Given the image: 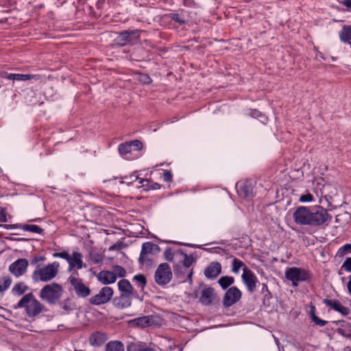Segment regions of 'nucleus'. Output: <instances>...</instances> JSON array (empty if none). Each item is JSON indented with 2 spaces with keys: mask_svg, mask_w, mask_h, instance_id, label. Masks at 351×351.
Wrapping results in <instances>:
<instances>
[{
  "mask_svg": "<svg viewBox=\"0 0 351 351\" xmlns=\"http://www.w3.org/2000/svg\"><path fill=\"white\" fill-rule=\"evenodd\" d=\"M293 217L297 224L313 227L319 226L332 218L326 209L303 206L295 209Z\"/></svg>",
  "mask_w": 351,
  "mask_h": 351,
  "instance_id": "nucleus-1",
  "label": "nucleus"
},
{
  "mask_svg": "<svg viewBox=\"0 0 351 351\" xmlns=\"http://www.w3.org/2000/svg\"><path fill=\"white\" fill-rule=\"evenodd\" d=\"M14 308H24L29 317H37L40 313L45 311V306L36 298L32 293L23 295Z\"/></svg>",
  "mask_w": 351,
  "mask_h": 351,
  "instance_id": "nucleus-2",
  "label": "nucleus"
},
{
  "mask_svg": "<svg viewBox=\"0 0 351 351\" xmlns=\"http://www.w3.org/2000/svg\"><path fill=\"white\" fill-rule=\"evenodd\" d=\"M59 268L60 263L58 261H54L47 265L38 264L32 274V278L35 282L51 281L58 275Z\"/></svg>",
  "mask_w": 351,
  "mask_h": 351,
  "instance_id": "nucleus-3",
  "label": "nucleus"
},
{
  "mask_svg": "<svg viewBox=\"0 0 351 351\" xmlns=\"http://www.w3.org/2000/svg\"><path fill=\"white\" fill-rule=\"evenodd\" d=\"M63 293L62 287L56 282L45 285L39 292L40 298L49 304L58 303Z\"/></svg>",
  "mask_w": 351,
  "mask_h": 351,
  "instance_id": "nucleus-4",
  "label": "nucleus"
},
{
  "mask_svg": "<svg viewBox=\"0 0 351 351\" xmlns=\"http://www.w3.org/2000/svg\"><path fill=\"white\" fill-rule=\"evenodd\" d=\"M285 276L287 280L291 282L293 287H296L300 282L308 281L311 278L309 270L301 267H288Z\"/></svg>",
  "mask_w": 351,
  "mask_h": 351,
  "instance_id": "nucleus-5",
  "label": "nucleus"
},
{
  "mask_svg": "<svg viewBox=\"0 0 351 351\" xmlns=\"http://www.w3.org/2000/svg\"><path fill=\"white\" fill-rule=\"evenodd\" d=\"M118 288L121 292L120 299L124 301L123 306L131 305L130 299L132 297L138 298L137 291L133 288L127 279H122L118 282Z\"/></svg>",
  "mask_w": 351,
  "mask_h": 351,
  "instance_id": "nucleus-6",
  "label": "nucleus"
},
{
  "mask_svg": "<svg viewBox=\"0 0 351 351\" xmlns=\"http://www.w3.org/2000/svg\"><path fill=\"white\" fill-rule=\"evenodd\" d=\"M172 278V272L170 266L167 263L158 265L154 274L156 282L160 286L168 284Z\"/></svg>",
  "mask_w": 351,
  "mask_h": 351,
  "instance_id": "nucleus-7",
  "label": "nucleus"
},
{
  "mask_svg": "<svg viewBox=\"0 0 351 351\" xmlns=\"http://www.w3.org/2000/svg\"><path fill=\"white\" fill-rule=\"evenodd\" d=\"M141 32L140 29L123 31L119 34L116 38V43L120 47L134 44L139 40Z\"/></svg>",
  "mask_w": 351,
  "mask_h": 351,
  "instance_id": "nucleus-8",
  "label": "nucleus"
},
{
  "mask_svg": "<svg viewBox=\"0 0 351 351\" xmlns=\"http://www.w3.org/2000/svg\"><path fill=\"white\" fill-rule=\"evenodd\" d=\"M242 293L237 287H231L226 291L223 298V306L229 308L241 298Z\"/></svg>",
  "mask_w": 351,
  "mask_h": 351,
  "instance_id": "nucleus-9",
  "label": "nucleus"
},
{
  "mask_svg": "<svg viewBox=\"0 0 351 351\" xmlns=\"http://www.w3.org/2000/svg\"><path fill=\"white\" fill-rule=\"evenodd\" d=\"M113 290L109 287H104L95 295L91 297L89 302L93 305H101L109 302L112 297Z\"/></svg>",
  "mask_w": 351,
  "mask_h": 351,
  "instance_id": "nucleus-10",
  "label": "nucleus"
},
{
  "mask_svg": "<svg viewBox=\"0 0 351 351\" xmlns=\"http://www.w3.org/2000/svg\"><path fill=\"white\" fill-rule=\"evenodd\" d=\"M241 278L243 282L247 288V290L250 293H254L256 290V285L258 282V278L254 272L247 267H245L243 269Z\"/></svg>",
  "mask_w": 351,
  "mask_h": 351,
  "instance_id": "nucleus-11",
  "label": "nucleus"
},
{
  "mask_svg": "<svg viewBox=\"0 0 351 351\" xmlns=\"http://www.w3.org/2000/svg\"><path fill=\"white\" fill-rule=\"evenodd\" d=\"M69 280L79 297L85 298L90 295V289L83 283L82 279L71 276Z\"/></svg>",
  "mask_w": 351,
  "mask_h": 351,
  "instance_id": "nucleus-12",
  "label": "nucleus"
},
{
  "mask_svg": "<svg viewBox=\"0 0 351 351\" xmlns=\"http://www.w3.org/2000/svg\"><path fill=\"white\" fill-rule=\"evenodd\" d=\"M29 265L28 261L25 258H19L9 266L10 272L16 277L25 274Z\"/></svg>",
  "mask_w": 351,
  "mask_h": 351,
  "instance_id": "nucleus-13",
  "label": "nucleus"
},
{
  "mask_svg": "<svg viewBox=\"0 0 351 351\" xmlns=\"http://www.w3.org/2000/svg\"><path fill=\"white\" fill-rule=\"evenodd\" d=\"M160 247L152 242H145L142 245L141 254L138 258V262L144 265L147 261V255L148 254H154L160 251Z\"/></svg>",
  "mask_w": 351,
  "mask_h": 351,
  "instance_id": "nucleus-14",
  "label": "nucleus"
},
{
  "mask_svg": "<svg viewBox=\"0 0 351 351\" xmlns=\"http://www.w3.org/2000/svg\"><path fill=\"white\" fill-rule=\"evenodd\" d=\"M177 255L179 256L178 263H176V265L173 266V270L176 274H177L179 272V269L180 266H183L184 267L187 269L189 267H191L195 262V259L193 255L189 256L186 254L184 253L182 250H181V252H178Z\"/></svg>",
  "mask_w": 351,
  "mask_h": 351,
  "instance_id": "nucleus-15",
  "label": "nucleus"
},
{
  "mask_svg": "<svg viewBox=\"0 0 351 351\" xmlns=\"http://www.w3.org/2000/svg\"><path fill=\"white\" fill-rule=\"evenodd\" d=\"M215 289L211 287H204L200 292L199 302L205 306L210 305L215 298Z\"/></svg>",
  "mask_w": 351,
  "mask_h": 351,
  "instance_id": "nucleus-16",
  "label": "nucleus"
},
{
  "mask_svg": "<svg viewBox=\"0 0 351 351\" xmlns=\"http://www.w3.org/2000/svg\"><path fill=\"white\" fill-rule=\"evenodd\" d=\"M1 77L13 81H27L32 79L38 80L39 76L29 74L8 73L6 72L1 74Z\"/></svg>",
  "mask_w": 351,
  "mask_h": 351,
  "instance_id": "nucleus-17",
  "label": "nucleus"
},
{
  "mask_svg": "<svg viewBox=\"0 0 351 351\" xmlns=\"http://www.w3.org/2000/svg\"><path fill=\"white\" fill-rule=\"evenodd\" d=\"M69 270L71 271L74 268L80 269L83 267L82 254L78 252H73L68 260Z\"/></svg>",
  "mask_w": 351,
  "mask_h": 351,
  "instance_id": "nucleus-18",
  "label": "nucleus"
},
{
  "mask_svg": "<svg viewBox=\"0 0 351 351\" xmlns=\"http://www.w3.org/2000/svg\"><path fill=\"white\" fill-rule=\"evenodd\" d=\"M221 272V265L219 262L210 263L204 270V275L208 278H215Z\"/></svg>",
  "mask_w": 351,
  "mask_h": 351,
  "instance_id": "nucleus-19",
  "label": "nucleus"
},
{
  "mask_svg": "<svg viewBox=\"0 0 351 351\" xmlns=\"http://www.w3.org/2000/svg\"><path fill=\"white\" fill-rule=\"evenodd\" d=\"M97 278L103 285L114 283L117 280L116 274H114L112 271L107 270H104L99 272L97 276Z\"/></svg>",
  "mask_w": 351,
  "mask_h": 351,
  "instance_id": "nucleus-20",
  "label": "nucleus"
},
{
  "mask_svg": "<svg viewBox=\"0 0 351 351\" xmlns=\"http://www.w3.org/2000/svg\"><path fill=\"white\" fill-rule=\"evenodd\" d=\"M237 192L242 197L251 198L253 195V186L249 182H241L239 184Z\"/></svg>",
  "mask_w": 351,
  "mask_h": 351,
  "instance_id": "nucleus-21",
  "label": "nucleus"
},
{
  "mask_svg": "<svg viewBox=\"0 0 351 351\" xmlns=\"http://www.w3.org/2000/svg\"><path fill=\"white\" fill-rule=\"evenodd\" d=\"M138 189H142L143 191L156 190L160 189V184L153 183L148 179L140 178L138 184L136 185Z\"/></svg>",
  "mask_w": 351,
  "mask_h": 351,
  "instance_id": "nucleus-22",
  "label": "nucleus"
},
{
  "mask_svg": "<svg viewBox=\"0 0 351 351\" xmlns=\"http://www.w3.org/2000/svg\"><path fill=\"white\" fill-rule=\"evenodd\" d=\"M125 346L121 341H110L106 344L105 351H124Z\"/></svg>",
  "mask_w": 351,
  "mask_h": 351,
  "instance_id": "nucleus-23",
  "label": "nucleus"
},
{
  "mask_svg": "<svg viewBox=\"0 0 351 351\" xmlns=\"http://www.w3.org/2000/svg\"><path fill=\"white\" fill-rule=\"evenodd\" d=\"M182 250H177L174 252L172 251L171 247H167L164 252V256L166 261L169 262H173L174 265L178 263L179 256L177 255L178 252H181Z\"/></svg>",
  "mask_w": 351,
  "mask_h": 351,
  "instance_id": "nucleus-24",
  "label": "nucleus"
},
{
  "mask_svg": "<svg viewBox=\"0 0 351 351\" xmlns=\"http://www.w3.org/2000/svg\"><path fill=\"white\" fill-rule=\"evenodd\" d=\"M118 150H119V154L125 158L128 159V160L134 158V157L128 156V154H132L130 142H126L125 143L120 144L119 145Z\"/></svg>",
  "mask_w": 351,
  "mask_h": 351,
  "instance_id": "nucleus-25",
  "label": "nucleus"
},
{
  "mask_svg": "<svg viewBox=\"0 0 351 351\" xmlns=\"http://www.w3.org/2000/svg\"><path fill=\"white\" fill-rule=\"evenodd\" d=\"M351 221V215L348 212L338 214L335 217V222L339 226H344Z\"/></svg>",
  "mask_w": 351,
  "mask_h": 351,
  "instance_id": "nucleus-26",
  "label": "nucleus"
},
{
  "mask_svg": "<svg viewBox=\"0 0 351 351\" xmlns=\"http://www.w3.org/2000/svg\"><path fill=\"white\" fill-rule=\"evenodd\" d=\"M340 40L343 43H350L351 40V25H344L339 32Z\"/></svg>",
  "mask_w": 351,
  "mask_h": 351,
  "instance_id": "nucleus-27",
  "label": "nucleus"
},
{
  "mask_svg": "<svg viewBox=\"0 0 351 351\" xmlns=\"http://www.w3.org/2000/svg\"><path fill=\"white\" fill-rule=\"evenodd\" d=\"M132 281L136 283V285L141 289V291H143L146 285H147V279L146 277L143 274H137L135 275Z\"/></svg>",
  "mask_w": 351,
  "mask_h": 351,
  "instance_id": "nucleus-28",
  "label": "nucleus"
},
{
  "mask_svg": "<svg viewBox=\"0 0 351 351\" xmlns=\"http://www.w3.org/2000/svg\"><path fill=\"white\" fill-rule=\"evenodd\" d=\"M29 289L28 287L23 282L16 283L12 288V292L14 294L21 295Z\"/></svg>",
  "mask_w": 351,
  "mask_h": 351,
  "instance_id": "nucleus-29",
  "label": "nucleus"
},
{
  "mask_svg": "<svg viewBox=\"0 0 351 351\" xmlns=\"http://www.w3.org/2000/svg\"><path fill=\"white\" fill-rule=\"evenodd\" d=\"M315 307L314 306H311L310 315L312 321L317 326H324L327 324V321L323 320L318 317L315 315Z\"/></svg>",
  "mask_w": 351,
  "mask_h": 351,
  "instance_id": "nucleus-30",
  "label": "nucleus"
},
{
  "mask_svg": "<svg viewBox=\"0 0 351 351\" xmlns=\"http://www.w3.org/2000/svg\"><path fill=\"white\" fill-rule=\"evenodd\" d=\"M234 282V279L233 277L227 276L221 277L218 280V283L223 289L228 288Z\"/></svg>",
  "mask_w": 351,
  "mask_h": 351,
  "instance_id": "nucleus-31",
  "label": "nucleus"
},
{
  "mask_svg": "<svg viewBox=\"0 0 351 351\" xmlns=\"http://www.w3.org/2000/svg\"><path fill=\"white\" fill-rule=\"evenodd\" d=\"M247 115L255 119H259L260 121L265 123L267 121V118L265 114L256 109H250L247 113Z\"/></svg>",
  "mask_w": 351,
  "mask_h": 351,
  "instance_id": "nucleus-32",
  "label": "nucleus"
},
{
  "mask_svg": "<svg viewBox=\"0 0 351 351\" xmlns=\"http://www.w3.org/2000/svg\"><path fill=\"white\" fill-rule=\"evenodd\" d=\"M19 227L24 231H28L38 234H42L44 232L43 228L36 225L23 224L20 225Z\"/></svg>",
  "mask_w": 351,
  "mask_h": 351,
  "instance_id": "nucleus-33",
  "label": "nucleus"
},
{
  "mask_svg": "<svg viewBox=\"0 0 351 351\" xmlns=\"http://www.w3.org/2000/svg\"><path fill=\"white\" fill-rule=\"evenodd\" d=\"M170 19L171 21L175 23H178L179 25H184L186 23V21L185 20L184 15L183 12L181 13H172L170 14Z\"/></svg>",
  "mask_w": 351,
  "mask_h": 351,
  "instance_id": "nucleus-34",
  "label": "nucleus"
},
{
  "mask_svg": "<svg viewBox=\"0 0 351 351\" xmlns=\"http://www.w3.org/2000/svg\"><path fill=\"white\" fill-rule=\"evenodd\" d=\"M136 173L137 171H134L129 176H125L123 178V180L121 181V183H126L128 185L133 184L136 182L138 183L139 179L141 178H139Z\"/></svg>",
  "mask_w": 351,
  "mask_h": 351,
  "instance_id": "nucleus-35",
  "label": "nucleus"
},
{
  "mask_svg": "<svg viewBox=\"0 0 351 351\" xmlns=\"http://www.w3.org/2000/svg\"><path fill=\"white\" fill-rule=\"evenodd\" d=\"M89 258L93 263L99 264L103 262L104 255L93 250L89 253Z\"/></svg>",
  "mask_w": 351,
  "mask_h": 351,
  "instance_id": "nucleus-36",
  "label": "nucleus"
},
{
  "mask_svg": "<svg viewBox=\"0 0 351 351\" xmlns=\"http://www.w3.org/2000/svg\"><path fill=\"white\" fill-rule=\"evenodd\" d=\"M12 280L10 277H3L0 280V292H3L7 290L10 285Z\"/></svg>",
  "mask_w": 351,
  "mask_h": 351,
  "instance_id": "nucleus-37",
  "label": "nucleus"
},
{
  "mask_svg": "<svg viewBox=\"0 0 351 351\" xmlns=\"http://www.w3.org/2000/svg\"><path fill=\"white\" fill-rule=\"evenodd\" d=\"M112 272L116 274V277L123 278L126 276L125 269L120 265H116L112 267Z\"/></svg>",
  "mask_w": 351,
  "mask_h": 351,
  "instance_id": "nucleus-38",
  "label": "nucleus"
},
{
  "mask_svg": "<svg viewBox=\"0 0 351 351\" xmlns=\"http://www.w3.org/2000/svg\"><path fill=\"white\" fill-rule=\"evenodd\" d=\"M243 267H245V264L240 260L234 258L232 262V271L234 273H238L239 269Z\"/></svg>",
  "mask_w": 351,
  "mask_h": 351,
  "instance_id": "nucleus-39",
  "label": "nucleus"
},
{
  "mask_svg": "<svg viewBox=\"0 0 351 351\" xmlns=\"http://www.w3.org/2000/svg\"><path fill=\"white\" fill-rule=\"evenodd\" d=\"M130 145H131L132 154L138 152L143 148V143L138 140L130 141Z\"/></svg>",
  "mask_w": 351,
  "mask_h": 351,
  "instance_id": "nucleus-40",
  "label": "nucleus"
},
{
  "mask_svg": "<svg viewBox=\"0 0 351 351\" xmlns=\"http://www.w3.org/2000/svg\"><path fill=\"white\" fill-rule=\"evenodd\" d=\"M323 303L326 306H330L336 311H337V308L341 304L340 302L338 300L329 299H324L323 300Z\"/></svg>",
  "mask_w": 351,
  "mask_h": 351,
  "instance_id": "nucleus-41",
  "label": "nucleus"
},
{
  "mask_svg": "<svg viewBox=\"0 0 351 351\" xmlns=\"http://www.w3.org/2000/svg\"><path fill=\"white\" fill-rule=\"evenodd\" d=\"M349 253H351V244L347 243L339 249L337 255L339 256H343Z\"/></svg>",
  "mask_w": 351,
  "mask_h": 351,
  "instance_id": "nucleus-42",
  "label": "nucleus"
},
{
  "mask_svg": "<svg viewBox=\"0 0 351 351\" xmlns=\"http://www.w3.org/2000/svg\"><path fill=\"white\" fill-rule=\"evenodd\" d=\"M134 322L141 327H145L148 326L149 320L147 317H142L134 319Z\"/></svg>",
  "mask_w": 351,
  "mask_h": 351,
  "instance_id": "nucleus-43",
  "label": "nucleus"
},
{
  "mask_svg": "<svg viewBox=\"0 0 351 351\" xmlns=\"http://www.w3.org/2000/svg\"><path fill=\"white\" fill-rule=\"evenodd\" d=\"M45 259L46 258L44 256L36 254L31 259L30 264L36 267L37 265L40 264L39 263L45 261Z\"/></svg>",
  "mask_w": 351,
  "mask_h": 351,
  "instance_id": "nucleus-44",
  "label": "nucleus"
},
{
  "mask_svg": "<svg viewBox=\"0 0 351 351\" xmlns=\"http://www.w3.org/2000/svg\"><path fill=\"white\" fill-rule=\"evenodd\" d=\"M261 293L263 294L264 300L271 298V294L269 291L268 287L265 283L261 284Z\"/></svg>",
  "mask_w": 351,
  "mask_h": 351,
  "instance_id": "nucleus-45",
  "label": "nucleus"
},
{
  "mask_svg": "<svg viewBox=\"0 0 351 351\" xmlns=\"http://www.w3.org/2000/svg\"><path fill=\"white\" fill-rule=\"evenodd\" d=\"M70 254L66 251H62L60 252H55L53 254V256L55 258H61L65 259L67 262L69 259Z\"/></svg>",
  "mask_w": 351,
  "mask_h": 351,
  "instance_id": "nucleus-46",
  "label": "nucleus"
},
{
  "mask_svg": "<svg viewBox=\"0 0 351 351\" xmlns=\"http://www.w3.org/2000/svg\"><path fill=\"white\" fill-rule=\"evenodd\" d=\"M341 269H344L348 272H351V257H348L344 261Z\"/></svg>",
  "mask_w": 351,
  "mask_h": 351,
  "instance_id": "nucleus-47",
  "label": "nucleus"
},
{
  "mask_svg": "<svg viewBox=\"0 0 351 351\" xmlns=\"http://www.w3.org/2000/svg\"><path fill=\"white\" fill-rule=\"evenodd\" d=\"M313 196L311 193L302 195L300 197V201L301 202H311L313 201Z\"/></svg>",
  "mask_w": 351,
  "mask_h": 351,
  "instance_id": "nucleus-48",
  "label": "nucleus"
},
{
  "mask_svg": "<svg viewBox=\"0 0 351 351\" xmlns=\"http://www.w3.org/2000/svg\"><path fill=\"white\" fill-rule=\"evenodd\" d=\"M139 80L145 84H149L152 82V80L147 74H142L139 77Z\"/></svg>",
  "mask_w": 351,
  "mask_h": 351,
  "instance_id": "nucleus-49",
  "label": "nucleus"
},
{
  "mask_svg": "<svg viewBox=\"0 0 351 351\" xmlns=\"http://www.w3.org/2000/svg\"><path fill=\"white\" fill-rule=\"evenodd\" d=\"M337 311L343 315H348L350 312L349 308L343 306L341 304H340V305L339 306Z\"/></svg>",
  "mask_w": 351,
  "mask_h": 351,
  "instance_id": "nucleus-50",
  "label": "nucleus"
},
{
  "mask_svg": "<svg viewBox=\"0 0 351 351\" xmlns=\"http://www.w3.org/2000/svg\"><path fill=\"white\" fill-rule=\"evenodd\" d=\"M7 213L5 208H0V222H7Z\"/></svg>",
  "mask_w": 351,
  "mask_h": 351,
  "instance_id": "nucleus-51",
  "label": "nucleus"
},
{
  "mask_svg": "<svg viewBox=\"0 0 351 351\" xmlns=\"http://www.w3.org/2000/svg\"><path fill=\"white\" fill-rule=\"evenodd\" d=\"M163 179L166 182H171L172 180V174L168 170H165L163 172Z\"/></svg>",
  "mask_w": 351,
  "mask_h": 351,
  "instance_id": "nucleus-52",
  "label": "nucleus"
},
{
  "mask_svg": "<svg viewBox=\"0 0 351 351\" xmlns=\"http://www.w3.org/2000/svg\"><path fill=\"white\" fill-rule=\"evenodd\" d=\"M337 331L338 334L343 337H350L351 336L350 333H347L346 331L343 328H339Z\"/></svg>",
  "mask_w": 351,
  "mask_h": 351,
  "instance_id": "nucleus-53",
  "label": "nucleus"
},
{
  "mask_svg": "<svg viewBox=\"0 0 351 351\" xmlns=\"http://www.w3.org/2000/svg\"><path fill=\"white\" fill-rule=\"evenodd\" d=\"M97 335H94L93 337H91L90 338V344L93 345V346H99L101 342H99L97 341L96 337H97Z\"/></svg>",
  "mask_w": 351,
  "mask_h": 351,
  "instance_id": "nucleus-54",
  "label": "nucleus"
},
{
  "mask_svg": "<svg viewBox=\"0 0 351 351\" xmlns=\"http://www.w3.org/2000/svg\"><path fill=\"white\" fill-rule=\"evenodd\" d=\"M341 3L344 5L349 11H351V0H343Z\"/></svg>",
  "mask_w": 351,
  "mask_h": 351,
  "instance_id": "nucleus-55",
  "label": "nucleus"
},
{
  "mask_svg": "<svg viewBox=\"0 0 351 351\" xmlns=\"http://www.w3.org/2000/svg\"><path fill=\"white\" fill-rule=\"evenodd\" d=\"M347 287H348L349 293L351 295V275L349 277V281L347 284Z\"/></svg>",
  "mask_w": 351,
  "mask_h": 351,
  "instance_id": "nucleus-56",
  "label": "nucleus"
},
{
  "mask_svg": "<svg viewBox=\"0 0 351 351\" xmlns=\"http://www.w3.org/2000/svg\"><path fill=\"white\" fill-rule=\"evenodd\" d=\"M185 4L186 5H189V6H195L196 5V3L193 1H191V0H189L188 2L186 1Z\"/></svg>",
  "mask_w": 351,
  "mask_h": 351,
  "instance_id": "nucleus-57",
  "label": "nucleus"
},
{
  "mask_svg": "<svg viewBox=\"0 0 351 351\" xmlns=\"http://www.w3.org/2000/svg\"><path fill=\"white\" fill-rule=\"evenodd\" d=\"M138 351H155V350L151 348H145L140 349Z\"/></svg>",
  "mask_w": 351,
  "mask_h": 351,
  "instance_id": "nucleus-58",
  "label": "nucleus"
},
{
  "mask_svg": "<svg viewBox=\"0 0 351 351\" xmlns=\"http://www.w3.org/2000/svg\"><path fill=\"white\" fill-rule=\"evenodd\" d=\"M192 276H193V271L191 270L189 274H188V277H187V279L189 281L191 282L192 281Z\"/></svg>",
  "mask_w": 351,
  "mask_h": 351,
  "instance_id": "nucleus-59",
  "label": "nucleus"
},
{
  "mask_svg": "<svg viewBox=\"0 0 351 351\" xmlns=\"http://www.w3.org/2000/svg\"><path fill=\"white\" fill-rule=\"evenodd\" d=\"M38 220H40V219L37 218V219H34L28 220V221H30V222H32V221H37Z\"/></svg>",
  "mask_w": 351,
  "mask_h": 351,
  "instance_id": "nucleus-60",
  "label": "nucleus"
},
{
  "mask_svg": "<svg viewBox=\"0 0 351 351\" xmlns=\"http://www.w3.org/2000/svg\"><path fill=\"white\" fill-rule=\"evenodd\" d=\"M169 243H173V241H169ZM174 243H178L177 242H174Z\"/></svg>",
  "mask_w": 351,
  "mask_h": 351,
  "instance_id": "nucleus-61",
  "label": "nucleus"
},
{
  "mask_svg": "<svg viewBox=\"0 0 351 351\" xmlns=\"http://www.w3.org/2000/svg\"><path fill=\"white\" fill-rule=\"evenodd\" d=\"M350 351H351V350H350Z\"/></svg>",
  "mask_w": 351,
  "mask_h": 351,
  "instance_id": "nucleus-62",
  "label": "nucleus"
}]
</instances>
